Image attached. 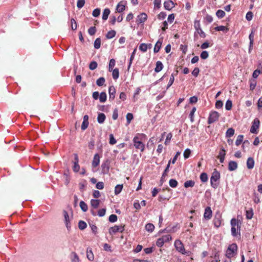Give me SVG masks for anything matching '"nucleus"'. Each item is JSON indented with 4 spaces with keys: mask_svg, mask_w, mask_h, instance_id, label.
Returning <instances> with one entry per match:
<instances>
[{
    "mask_svg": "<svg viewBox=\"0 0 262 262\" xmlns=\"http://www.w3.org/2000/svg\"><path fill=\"white\" fill-rule=\"evenodd\" d=\"M145 135L143 134H137L133 139L134 145L137 149L143 152L145 148V145L142 142L143 138H145Z\"/></svg>",
    "mask_w": 262,
    "mask_h": 262,
    "instance_id": "nucleus-1",
    "label": "nucleus"
},
{
    "mask_svg": "<svg viewBox=\"0 0 262 262\" xmlns=\"http://www.w3.org/2000/svg\"><path fill=\"white\" fill-rule=\"evenodd\" d=\"M220 178V172L216 170L214 171L210 178L211 185L213 188H216L218 187Z\"/></svg>",
    "mask_w": 262,
    "mask_h": 262,
    "instance_id": "nucleus-2",
    "label": "nucleus"
},
{
    "mask_svg": "<svg viewBox=\"0 0 262 262\" xmlns=\"http://www.w3.org/2000/svg\"><path fill=\"white\" fill-rule=\"evenodd\" d=\"M237 250V246L236 244H232L230 245L226 251V256L228 258H231L236 254Z\"/></svg>",
    "mask_w": 262,
    "mask_h": 262,
    "instance_id": "nucleus-3",
    "label": "nucleus"
},
{
    "mask_svg": "<svg viewBox=\"0 0 262 262\" xmlns=\"http://www.w3.org/2000/svg\"><path fill=\"white\" fill-rule=\"evenodd\" d=\"M174 246L177 250L179 252L183 254L189 255L190 252L185 251L184 245L181 241L179 239L176 240L174 242Z\"/></svg>",
    "mask_w": 262,
    "mask_h": 262,
    "instance_id": "nucleus-4",
    "label": "nucleus"
},
{
    "mask_svg": "<svg viewBox=\"0 0 262 262\" xmlns=\"http://www.w3.org/2000/svg\"><path fill=\"white\" fill-rule=\"evenodd\" d=\"M231 234L233 236H236L238 234L237 230L240 228L239 226L238 221L235 219H232L231 220ZM240 236V233H238Z\"/></svg>",
    "mask_w": 262,
    "mask_h": 262,
    "instance_id": "nucleus-5",
    "label": "nucleus"
},
{
    "mask_svg": "<svg viewBox=\"0 0 262 262\" xmlns=\"http://www.w3.org/2000/svg\"><path fill=\"white\" fill-rule=\"evenodd\" d=\"M124 230V226H117L115 225L113 227H111L108 230V232L110 235H113L117 232H123Z\"/></svg>",
    "mask_w": 262,
    "mask_h": 262,
    "instance_id": "nucleus-6",
    "label": "nucleus"
},
{
    "mask_svg": "<svg viewBox=\"0 0 262 262\" xmlns=\"http://www.w3.org/2000/svg\"><path fill=\"white\" fill-rule=\"evenodd\" d=\"M220 116L219 114L216 112H212L209 116L208 119V123L210 124L215 121H216L219 119V117Z\"/></svg>",
    "mask_w": 262,
    "mask_h": 262,
    "instance_id": "nucleus-7",
    "label": "nucleus"
},
{
    "mask_svg": "<svg viewBox=\"0 0 262 262\" xmlns=\"http://www.w3.org/2000/svg\"><path fill=\"white\" fill-rule=\"evenodd\" d=\"M194 27L198 33L200 35V36L202 38H205L206 37V34L202 30L201 28V25L200 24L199 21L195 20L194 22Z\"/></svg>",
    "mask_w": 262,
    "mask_h": 262,
    "instance_id": "nucleus-8",
    "label": "nucleus"
},
{
    "mask_svg": "<svg viewBox=\"0 0 262 262\" xmlns=\"http://www.w3.org/2000/svg\"><path fill=\"white\" fill-rule=\"evenodd\" d=\"M147 19V15L145 13H142L137 16L136 23L138 25L144 23Z\"/></svg>",
    "mask_w": 262,
    "mask_h": 262,
    "instance_id": "nucleus-9",
    "label": "nucleus"
},
{
    "mask_svg": "<svg viewBox=\"0 0 262 262\" xmlns=\"http://www.w3.org/2000/svg\"><path fill=\"white\" fill-rule=\"evenodd\" d=\"M259 121L258 119H255L250 128V132L253 134L256 133V130L259 127Z\"/></svg>",
    "mask_w": 262,
    "mask_h": 262,
    "instance_id": "nucleus-10",
    "label": "nucleus"
},
{
    "mask_svg": "<svg viewBox=\"0 0 262 262\" xmlns=\"http://www.w3.org/2000/svg\"><path fill=\"white\" fill-rule=\"evenodd\" d=\"M63 213L64 218V223L66 224L67 229L69 231L71 229L70 219L69 215L68 212L66 210H63Z\"/></svg>",
    "mask_w": 262,
    "mask_h": 262,
    "instance_id": "nucleus-11",
    "label": "nucleus"
},
{
    "mask_svg": "<svg viewBox=\"0 0 262 262\" xmlns=\"http://www.w3.org/2000/svg\"><path fill=\"white\" fill-rule=\"evenodd\" d=\"M174 6L175 4L171 0H168L164 3V8L167 10H171Z\"/></svg>",
    "mask_w": 262,
    "mask_h": 262,
    "instance_id": "nucleus-12",
    "label": "nucleus"
},
{
    "mask_svg": "<svg viewBox=\"0 0 262 262\" xmlns=\"http://www.w3.org/2000/svg\"><path fill=\"white\" fill-rule=\"evenodd\" d=\"M101 172L103 174H106L109 171V163L106 161L101 164Z\"/></svg>",
    "mask_w": 262,
    "mask_h": 262,
    "instance_id": "nucleus-13",
    "label": "nucleus"
},
{
    "mask_svg": "<svg viewBox=\"0 0 262 262\" xmlns=\"http://www.w3.org/2000/svg\"><path fill=\"white\" fill-rule=\"evenodd\" d=\"M100 163V157L98 154H96L92 161V166L94 167L98 166Z\"/></svg>",
    "mask_w": 262,
    "mask_h": 262,
    "instance_id": "nucleus-14",
    "label": "nucleus"
},
{
    "mask_svg": "<svg viewBox=\"0 0 262 262\" xmlns=\"http://www.w3.org/2000/svg\"><path fill=\"white\" fill-rule=\"evenodd\" d=\"M212 216V211L209 207H207L205 209L204 217L206 219H210Z\"/></svg>",
    "mask_w": 262,
    "mask_h": 262,
    "instance_id": "nucleus-15",
    "label": "nucleus"
},
{
    "mask_svg": "<svg viewBox=\"0 0 262 262\" xmlns=\"http://www.w3.org/2000/svg\"><path fill=\"white\" fill-rule=\"evenodd\" d=\"M108 93L110 99H114L115 97L116 90L114 86L112 85L109 87Z\"/></svg>",
    "mask_w": 262,
    "mask_h": 262,
    "instance_id": "nucleus-16",
    "label": "nucleus"
},
{
    "mask_svg": "<svg viewBox=\"0 0 262 262\" xmlns=\"http://www.w3.org/2000/svg\"><path fill=\"white\" fill-rule=\"evenodd\" d=\"M170 161H169L168 164L167 165V166H166L165 169L164 170V172L162 174V176L161 180H160V184L161 185H162L163 182L165 181V179H165V177L167 176V173H166L169 170V166H170Z\"/></svg>",
    "mask_w": 262,
    "mask_h": 262,
    "instance_id": "nucleus-17",
    "label": "nucleus"
},
{
    "mask_svg": "<svg viewBox=\"0 0 262 262\" xmlns=\"http://www.w3.org/2000/svg\"><path fill=\"white\" fill-rule=\"evenodd\" d=\"M237 168V164L235 161H231L229 162L228 169L230 171H234Z\"/></svg>",
    "mask_w": 262,
    "mask_h": 262,
    "instance_id": "nucleus-18",
    "label": "nucleus"
},
{
    "mask_svg": "<svg viewBox=\"0 0 262 262\" xmlns=\"http://www.w3.org/2000/svg\"><path fill=\"white\" fill-rule=\"evenodd\" d=\"M86 257L90 261H93L94 259V256L92 252L91 248H88L86 249Z\"/></svg>",
    "mask_w": 262,
    "mask_h": 262,
    "instance_id": "nucleus-19",
    "label": "nucleus"
},
{
    "mask_svg": "<svg viewBox=\"0 0 262 262\" xmlns=\"http://www.w3.org/2000/svg\"><path fill=\"white\" fill-rule=\"evenodd\" d=\"M226 155V151L224 148H222L220 151L217 158L220 159V161L221 163H223L225 159V157Z\"/></svg>",
    "mask_w": 262,
    "mask_h": 262,
    "instance_id": "nucleus-20",
    "label": "nucleus"
},
{
    "mask_svg": "<svg viewBox=\"0 0 262 262\" xmlns=\"http://www.w3.org/2000/svg\"><path fill=\"white\" fill-rule=\"evenodd\" d=\"M254 166V161L252 158L249 157L247 161V166L248 169H252Z\"/></svg>",
    "mask_w": 262,
    "mask_h": 262,
    "instance_id": "nucleus-21",
    "label": "nucleus"
},
{
    "mask_svg": "<svg viewBox=\"0 0 262 262\" xmlns=\"http://www.w3.org/2000/svg\"><path fill=\"white\" fill-rule=\"evenodd\" d=\"M105 118L106 117L104 114L102 113H99L97 117V121L99 123L102 124L104 122Z\"/></svg>",
    "mask_w": 262,
    "mask_h": 262,
    "instance_id": "nucleus-22",
    "label": "nucleus"
},
{
    "mask_svg": "<svg viewBox=\"0 0 262 262\" xmlns=\"http://www.w3.org/2000/svg\"><path fill=\"white\" fill-rule=\"evenodd\" d=\"M163 68V66L162 63L160 61H158L156 62V66L155 69V71L156 73H158L162 70Z\"/></svg>",
    "mask_w": 262,
    "mask_h": 262,
    "instance_id": "nucleus-23",
    "label": "nucleus"
},
{
    "mask_svg": "<svg viewBox=\"0 0 262 262\" xmlns=\"http://www.w3.org/2000/svg\"><path fill=\"white\" fill-rule=\"evenodd\" d=\"M100 204V200H94L92 199L91 201V205L92 207H93L95 209L97 208Z\"/></svg>",
    "mask_w": 262,
    "mask_h": 262,
    "instance_id": "nucleus-24",
    "label": "nucleus"
},
{
    "mask_svg": "<svg viewBox=\"0 0 262 262\" xmlns=\"http://www.w3.org/2000/svg\"><path fill=\"white\" fill-rule=\"evenodd\" d=\"M249 38L250 40V44H249V52H250L251 50L252 49V48L253 47V41H254V34L253 32H252L249 36Z\"/></svg>",
    "mask_w": 262,
    "mask_h": 262,
    "instance_id": "nucleus-25",
    "label": "nucleus"
},
{
    "mask_svg": "<svg viewBox=\"0 0 262 262\" xmlns=\"http://www.w3.org/2000/svg\"><path fill=\"white\" fill-rule=\"evenodd\" d=\"M112 76L114 79L116 80L118 78L119 76V72L118 69H112Z\"/></svg>",
    "mask_w": 262,
    "mask_h": 262,
    "instance_id": "nucleus-26",
    "label": "nucleus"
},
{
    "mask_svg": "<svg viewBox=\"0 0 262 262\" xmlns=\"http://www.w3.org/2000/svg\"><path fill=\"white\" fill-rule=\"evenodd\" d=\"M106 94L105 92H102L99 95V101L100 102L103 103L106 100Z\"/></svg>",
    "mask_w": 262,
    "mask_h": 262,
    "instance_id": "nucleus-27",
    "label": "nucleus"
},
{
    "mask_svg": "<svg viewBox=\"0 0 262 262\" xmlns=\"http://www.w3.org/2000/svg\"><path fill=\"white\" fill-rule=\"evenodd\" d=\"M161 45H162V41H160V40H158L155 46V47H154V52L155 53H158L161 47Z\"/></svg>",
    "mask_w": 262,
    "mask_h": 262,
    "instance_id": "nucleus-28",
    "label": "nucleus"
},
{
    "mask_svg": "<svg viewBox=\"0 0 262 262\" xmlns=\"http://www.w3.org/2000/svg\"><path fill=\"white\" fill-rule=\"evenodd\" d=\"M71 261L72 262H79L78 256L74 252L71 253Z\"/></svg>",
    "mask_w": 262,
    "mask_h": 262,
    "instance_id": "nucleus-29",
    "label": "nucleus"
},
{
    "mask_svg": "<svg viewBox=\"0 0 262 262\" xmlns=\"http://www.w3.org/2000/svg\"><path fill=\"white\" fill-rule=\"evenodd\" d=\"M79 205H80V207L81 209L83 212H86L88 210V205L83 201H81L80 202Z\"/></svg>",
    "mask_w": 262,
    "mask_h": 262,
    "instance_id": "nucleus-30",
    "label": "nucleus"
},
{
    "mask_svg": "<svg viewBox=\"0 0 262 262\" xmlns=\"http://www.w3.org/2000/svg\"><path fill=\"white\" fill-rule=\"evenodd\" d=\"M110 13V10L108 8H106L104 10L102 14V19L103 20H106Z\"/></svg>",
    "mask_w": 262,
    "mask_h": 262,
    "instance_id": "nucleus-31",
    "label": "nucleus"
},
{
    "mask_svg": "<svg viewBox=\"0 0 262 262\" xmlns=\"http://www.w3.org/2000/svg\"><path fill=\"white\" fill-rule=\"evenodd\" d=\"M87 227L86 223L83 221H80L78 222V228L80 230H83L85 229Z\"/></svg>",
    "mask_w": 262,
    "mask_h": 262,
    "instance_id": "nucleus-32",
    "label": "nucleus"
},
{
    "mask_svg": "<svg viewBox=\"0 0 262 262\" xmlns=\"http://www.w3.org/2000/svg\"><path fill=\"white\" fill-rule=\"evenodd\" d=\"M116 33L115 30H111L107 33L106 35V37L107 39L113 38L115 37Z\"/></svg>",
    "mask_w": 262,
    "mask_h": 262,
    "instance_id": "nucleus-33",
    "label": "nucleus"
},
{
    "mask_svg": "<svg viewBox=\"0 0 262 262\" xmlns=\"http://www.w3.org/2000/svg\"><path fill=\"white\" fill-rule=\"evenodd\" d=\"M234 129L233 128H229L226 133V136L227 138L231 137L234 134Z\"/></svg>",
    "mask_w": 262,
    "mask_h": 262,
    "instance_id": "nucleus-34",
    "label": "nucleus"
},
{
    "mask_svg": "<svg viewBox=\"0 0 262 262\" xmlns=\"http://www.w3.org/2000/svg\"><path fill=\"white\" fill-rule=\"evenodd\" d=\"M194 182L192 180L187 181L184 183V187L185 188L192 187L194 185Z\"/></svg>",
    "mask_w": 262,
    "mask_h": 262,
    "instance_id": "nucleus-35",
    "label": "nucleus"
},
{
    "mask_svg": "<svg viewBox=\"0 0 262 262\" xmlns=\"http://www.w3.org/2000/svg\"><path fill=\"white\" fill-rule=\"evenodd\" d=\"M145 229L147 231L151 232L154 231L155 226L152 224L148 223L145 226Z\"/></svg>",
    "mask_w": 262,
    "mask_h": 262,
    "instance_id": "nucleus-36",
    "label": "nucleus"
},
{
    "mask_svg": "<svg viewBox=\"0 0 262 262\" xmlns=\"http://www.w3.org/2000/svg\"><path fill=\"white\" fill-rule=\"evenodd\" d=\"M125 5L120 3L117 5L116 10L118 12L120 13L125 10Z\"/></svg>",
    "mask_w": 262,
    "mask_h": 262,
    "instance_id": "nucleus-37",
    "label": "nucleus"
},
{
    "mask_svg": "<svg viewBox=\"0 0 262 262\" xmlns=\"http://www.w3.org/2000/svg\"><path fill=\"white\" fill-rule=\"evenodd\" d=\"M94 48L96 49H98L101 46V39L100 38H97L94 41Z\"/></svg>",
    "mask_w": 262,
    "mask_h": 262,
    "instance_id": "nucleus-38",
    "label": "nucleus"
},
{
    "mask_svg": "<svg viewBox=\"0 0 262 262\" xmlns=\"http://www.w3.org/2000/svg\"><path fill=\"white\" fill-rule=\"evenodd\" d=\"M105 81V78L104 77H100L96 81V84L98 86H102Z\"/></svg>",
    "mask_w": 262,
    "mask_h": 262,
    "instance_id": "nucleus-39",
    "label": "nucleus"
},
{
    "mask_svg": "<svg viewBox=\"0 0 262 262\" xmlns=\"http://www.w3.org/2000/svg\"><path fill=\"white\" fill-rule=\"evenodd\" d=\"M123 188V185H117L115 188V194H118L122 191Z\"/></svg>",
    "mask_w": 262,
    "mask_h": 262,
    "instance_id": "nucleus-40",
    "label": "nucleus"
},
{
    "mask_svg": "<svg viewBox=\"0 0 262 262\" xmlns=\"http://www.w3.org/2000/svg\"><path fill=\"white\" fill-rule=\"evenodd\" d=\"M244 136L239 135L237 136V139L235 141V144L236 146L239 145L243 141Z\"/></svg>",
    "mask_w": 262,
    "mask_h": 262,
    "instance_id": "nucleus-41",
    "label": "nucleus"
},
{
    "mask_svg": "<svg viewBox=\"0 0 262 262\" xmlns=\"http://www.w3.org/2000/svg\"><path fill=\"white\" fill-rule=\"evenodd\" d=\"M169 186L172 188H176L178 185V182L175 179H170L169 181Z\"/></svg>",
    "mask_w": 262,
    "mask_h": 262,
    "instance_id": "nucleus-42",
    "label": "nucleus"
},
{
    "mask_svg": "<svg viewBox=\"0 0 262 262\" xmlns=\"http://www.w3.org/2000/svg\"><path fill=\"white\" fill-rule=\"evenodd\" d=\"M216 15L219 18L224 17L225 15V12L222 10H218L216 12Z\"/></svg>",
    "mask_w": 262,
    "mask_h": 262,
    "instance_id": "nucleus-43",
    "label": "nucleus"
},
{
    "mask_svg": "<svg viewBox=\"0 0 262 262\" xmlns=\"http://www.w3.org/2000/svg\"><path fill=\"white\" fill-rule=\"evenodd\" d=\"M115 65V60L114 59H111L110 60V63L108 65V71L110 72H112V69L114 67Z\"/></svg>",
    "mask_w": 262,
    "mask_h": 262,
    "instance_id": "nucleus-44",
    "label": "nucleus"
},
{
    "mask_svg": "<svg viewBox=\"0 0 262 262\" xmlns=\"http://www.w3.org/2000/svg\"><path fill=\"white\" fill-rule=\"evenodd\" d=\"M232 102L230 100H228L225 104V108L227 110L229 111L232 108Z\"/></svg>",
    "mask_w": 262,
    "mask_h": 262,
    "instance_id": "nucleus-45",
    "label": "nucleus"
},
{
    "mask_svg": "<svg viewBox=\"0 0 262 262\" xmlns=\"http://www.w3.org/2000/svg\"><path fill=\"white\" fill-rule=\"evenodd\" d=\"M215 30L216 31H228V28H227L225 26H217V27H216L215 28H214Z\"/></svg>",
    "mask_w": 262,
    "mask_h": 262,
    "instance_id": "nucleus-46",
    "label": "nucleus"
},
{
    "mask_svg": "<svg viewBox=\"0 0 262 262\" xmlns=\"http://www.w3.org/2000/svg\"><path fill=\"white\" fill-rule=\"evenodd\" d=\"M97 62L95 61H92L90 64H89V68L90 70H95L97 67Z\"/></svg>",
    "mask_w": 262,
    "mask_h": 262,
    "instance_id": "nucleus-47",
    "label": "nucleus"
},
{
    "mask_svg": "<svg viewBox=\"0 0 262 262\" xmlns=\"http://www.w3.org/2000/svg\"><path fill=\"white\" fill-rule=\"evenodd\" d=\"M161 238L164 243L168 242L171 239V236L169 234L163 235Z\"/></svg>",
    "mask_w": 262,
    "mask_h": 262,
    "instance_id": "nucleus-48",
    "label": "nucleus"
},
{
    "mask_svg": "<svg viewBox=\"0 0 262 262\" xmlns=\"http://www.w3.org/2000/svg\"><path fill=\"white\" fill-rule=\"evenodd\" d=\"M200 179L202 182H206L208 180L207 174L205 172L201 173Z\"/></svg>",
    "mask_w": 262,
    "mask_h": 262,
    "instance_id": "nucleus-49",
    "label": "nucleus"
},
{
    "mask_svg": "<svg viewBox=\"0 0 262 262\" xmlns=\"http://www.w3.org/2000/svg\"><path fill=\"white\" fill-rule=\"evenodd\" d=\"M85 4V0H78L77 2V7L79 9H81Z\"/></svg>",
    "mask_w": 262,
    "mask_h": 262,
    "instance_id": "nucleus-50",
    "label": "nucleus"
},
{
    "mask_svg": "<svg viewBox=\"0 0 262 262\" xmlns=\"http://www.w3.org/2000/svg\"><path fill=\"white\" fill-rule=\"evenodd\" d=\"M108 220L111 223H114L117 220V216L115 214H111L109 216Z\"/></svg>",
    "mask_w": 262,
    "mask_h": 262,
    "instance_id": "nucleus-51",
    "label": "nucleus"
},
{
    "mask_svg": "<svg viewBox=\"0 0 262 262\" xmlns=\"http://www.w3.org/2000/svg\"><path fill=\"white\" fill-rule=\"evenodd\" d=\"M71 29L73 30H75L77 29V23L74 18L71 19Z\"/></svg>",
    "mask_w": 262,
    "mask_h": 262,
    "instance_id": "nucleus-52",
    "label": "nucleus"
},
{
    "mask_svg": "<svg viewBox=\"0 0 262 262\" xmlns=\"http://www.w3.org/2000/svg\"><path fill=\"white\" fill-rule=\"evenodd\" d=\"M96 32V29L95 27H91L88 30V33L90 35H93Z\"/></svg>",
    "mask_w": 262,
    "mask_h": 262,
    "instance_id": "nucleus-53",
    "label": "nucleus"
},
{
    "mask_svg": "<svg viewBox=\"0 0 262 262\" xmlns=\"http://www.w3.org/2000/svg\"><path fill=\"white\" fill-rule=\"evenodd\" d=\"M208 53L206 51H203L200 55V57L203 59H206L208 57Z\"/></svg>",
    "mask_w": 262,
    "mask_h": 262,
    "instance_id": "nucleus-54",
    "label": "nucleus"
},
{
    "mask_svg": "<svg viewBox=\"0 0 262 262\" xmlns=\"http://www.w3.org/2000/svg\"><path fill=\"white\" fill-rule=\"evenodd\" d=\"M127 122L128 124L130 123V121L133 119V115L132 113H128L126 116Z\"/></svg>",
    "mask_w": 262,
    "mask_h": 262,
    "instance_id": "nucleus-55",
    "label": "nucleus"
},
{
    "mask_svg": "<svg viewBox=\"0 0 262 262\" xmlns=\"http://www.w3.org/2000/svg\"><path fill=\"white\" fill-rule=\"evenodd\" d=\"M195 111H196V108L195 107H194L192 108V110L190 112V113L189 114L190 121L191 122H193V121H194L193 116H194V114L195 112Z\"/></svg>",
    "mask_w": 262,
    "mask_h": 262,
    "instance_id": "nucleus-56",
    "label": "nucleus"
},
{
    "mask_svg": "<svg viewBox=\"0 0 262 262\" xmlns=\"http://www.w3.org/2000/svg\"><path fill=\"white\" fill-rule=\"evenodd\" d=\"M139 49L141 51L145 52L147 50V45L146 43H141L139 46Z\"/></svg>",
    "mask_w": 262,
    "mask_h": 262,
    "instance_id": "nucleus-57",
    "label": "nucleus"
},
{
    "mask_svg": "<svg viewBox=\"0 0 262 262\" xmlns=\"http://www.w3.org/2000/svg\"><path fill=\"white\" fill-rule=\"evenodd\" d=\"M100 14V9L99 8H96L94 10L92 13V15L94 17H98L99 16Z\"/></svg>",
    "mask_w": 262,
    "mask_h": 262,
    "instance_id": "nucleus-58",
    "label": "nucleus"
},
{
    "mask_svg": "<svg viewBox=\"0 0 262 262\" xmlns=\"http://www.w3.org/2000/svg\"><path fill=\"white\" fill-rule=\"evenodd\" d=\"M191 154V151L189 149L187 148L185 150L183 155L185 159H187L189 157Z\"/></svg>",
    "mask_w": 262,
    "mask_h": 262,
    "instance_id": "nucleus-59",
    "label": "nucleus"
},
{
    "mask_svg": "<svg viewBox=\"0 0 262 262\" xmlns=\"http://www.w3.org/2000/svg\"><path fill=\"white\" fill-rule=\"evenodd\" d=\"M253 215L252 210L246 211V218L247 219H251Z\"/></svg>",
    "mask_w": 262,
    "mask_h": 262,
    "instance_id": "nucleus-60",
    "label": "nucleus"
},
{
    "mask_svg": "<svg viewBox=\"0 0 262 262\" xmlns=\"http://www.w3.org/2000/svg\"><path fill=\"white\" fill-rule=\"evenodd\" d=\"M256 85V81L254 79H251L250 80V88L251 90H253L255 89Z\"/></svg>",
    "mask_w": 262,
    "mask_h": 262,
    "instance_id": "nucleus-61",
    "label": "nucleus"
},
{
    "mask_svg": "<svg viewBox=\"0 0 262 262\" xmlns=\"http://www.w3.org/2000/svg\"><path fill=\"white\" fill-rule=\"evenodd\" d=\"M109 143L111 145H114L116 143V140L114 138V136L113 134L110 135V141Z\"/></svg>",
    "mask_w": 262,
    "mask_h": 262,
    "instance_id": "nucleus-62",
    "label": "nucleus"
},
{
    "mask_svg": "<svg viewBox=\"0 0 262 262\" xmlns=\"http://www.w3.org/2000/svg\"><path fill=\"white\" fill-rule=\"evenodd\" d=\"M260 73H261V71L260 70H258V69L255 70L253 72V74H252L253 78L254 79L257 78V77L260 74Z\"/></svg>",
    "mask_w": 262,
    "mask_h": 262,
    "instance_id": "nucleus-63",
    "label": "nucleus"
},
{
    "mask_svg": "<svg viewBox=\"0 0 262 262\" xmlns=\"http://www.w3.org/2000/svg\"><path fill=\"white\" fill-rule=\"evenodd\" d=\"M161 0H155L154 4L155 8L159 9L161 7Z\"/></svg>",
    "mask_w": 262,
    "mask_h": 262,
    "instance_id": "nucleus-64",
    "label": "nucleus"
}]
</instances>
